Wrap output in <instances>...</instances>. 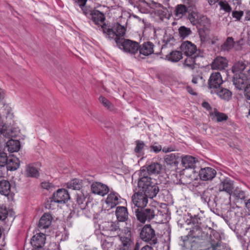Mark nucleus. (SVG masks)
I'll list each match as a JSON object with an SVG mask.
<instances>
[{"label":"nucleus","mask_w":250,"mask_h":250,"mask_svg":"<svg viewBox=\"0 0 250 250\" xmlns=\"http://www.w3.org/2000/svg\"><path fill=\"white\" fill-rule=\"evenodd\" d=\"M244 95L247 100L250 101V83L247 84L245 88Z\"/></svg>","instance_id":"nucleus-56"},{"label":"nucleus","mask_w":250,"mask_h":250,"mask_svg":"<svg viewBox=\"0 0 250 250\" xmlns=\"http://www.w3.org/2000/svg\"><path fill=\"white\" fill-rule=\"evenodd\" d=\"M86 0H84L82 3L80 5L81 7L82 10L83 11V13L88 18H90V16H91V14H92L93 11L92 9L90 8L85 6Z\"/></svg>","instance_id":"nucleus-44"},{"label":"nucleus","mask_w":250,"mask_h":250,"mask_svg":"<svg viewBox=\"0 0 250 250\" xmlns=\"http://www.w3.org/2000/svg\"><path fill=\"white\" fill-rule=\"evenodd\" d=\"M223 82L221 75L219 72L212 73L208 81V87L215 90L221 87Z\"/></svg>","instance_id":"nucleus-11"},{"label":"nucleus","mask_w":250,"mask_h":250,"mask_svg":"<svg viewBox=\"0 0 250 250\" xmlns=\"http://www.w3.org/2000/svg\"><path fill=\"white\" fill-rule=\"evenodd\" d=\"M211 68L216 70H223L228 66V61L223 57H217L211 63Z\"/></svg>","instance_id":"nucleus-18"},{"label":"nucleus","mask_w":250,"mask_h":250,"mask_svg":"<svg viewBox=\"0 0 250 250\" xmlns=\"http://www.w3.org/2000/svg\"><path fill=\"white\" fill-rule=\"evenodd\" d=\"M103 227L109 237H118L120 239L121 242L119 245L120 250H132L133 240L130 228H125L121 231L118 223L113 222H105Z\"/></svg>","instance_id":"nucleus-2"},{"label":"nucleus","mask_w":250,"mask_h":250,"mask_svg":"<svg viewBox=\"0 0 250 250\" xmlns=\"http://www.w3.org/2000/svg\"><path fill=\"white\" fill-rule=\"evenodd\" d=\"M243 12L242 11H233L232 12V16L233 18L236 19L238 21H240L241 17L243 15Z\"/></svg>","instance_id":"nucleus-54"},{"label":"nucleus","mask_w":250,"mask_h":250,"mask_svg":"<svg viewBox=\"0 0 250 250\" xmlns=\"http://www.w3.org/2000/svg\"><path fill=\"white\" fill-rule=\"evenodd\" d=\"M197 162V159L191 156L186 155L182 158V164L186 168H194Z\"/></svg>","instance_id":"nucleus-21"},{"label":"nucleus","mask_w":250,"mask_h":250,"mask_svg":"<svg viewBox=\"0 0 250 250\" xmlns=\"http://www.w3.org/2000/svg\"><path fill=\"white\" fill-rule=\"evenodd\" d=\"M41 187L47 190H50L54 188L53 184L48 182H43L41 183Z\"/></svg>","instance_id":"nucleus-55"},{"label":"nucleus","mask_w":250,"mask_h":250,"mask_svg":"<svg viewBox=\"0 0 250 250\" xmlns=\"http://www.w3.org/2000/svg\"><path fill=\"white\" fill-rule=\"evenodd\" d=\"M45 236L43 233H37L34 235L31 240V244L36 249L41 248L44 244Z\"/></svg>","instance_id":"nucleus-19"},{"label":"nucleus","mask_w":250,"mask_h":250,"mask_svg":"<svg viewBox=\"0 0 250 250\" xmlns=\"http://www.w3.org/2000/svg\"><path fill=\"white\" fill-rule=\"evenodd\" d=\"M188 236L199 240H205L208 238V233L203 231L198 224L194 225L190 229Z\"/></svg>","instance_id":"nucleus-12"},{"label":"nucleus","mask_w":250,"mask_h":250,"mask_svg":"<svg viewBox=\"0 0 250 250\" xmlns=\"http://www.w3.org/2000/svg\"><path fill=\"white\" fill-rule=\"evenodd\" d=\"M101 29L106 38L113 40L120 49L125 52L135 55L139 50V44L137 42L129 39H125L124 36L126 29L124 26L119 23L112 25L104 24Z\"/></svg>","instance_id":"nucleus-1"},{"label":"nucleus","mask_w":250,"mask_h":250,"mask_svg":"<svg viewBox=\"0 0 250 250\" xmlns=\"http://www.w3.org/2000/svg\"><path fill=\"white\" fill-rule=\"evenodd\" d=\"M107 204H111V207L116 206L119 203L118 195L115 193L108 194L106 199Z\"/></svg>","instance_id":"nucleus-37"},{"label":"nucleus","mask_w":250,"mask_h":250,"mask_svg":"<svg viewBox=\"0 0 250 250\" xmlns=\"http://www.w3.org/2000/svg\"><path fill=\"white\" fill-rule=\"evenodd\" d=\"M82 180L75 178L66 184L67 188L69 189L79 190L82 187Z\"/></svg>","instance_id":"nucleus-31"},{"label":"nucleus","mask_w":250,"mask_h":250,"mask_svg":"<svg viewBox=\"0 0 250 250\" xmlns=\"http://www.w3.org/2000/svg\"><path fill=\"white\" fill-rule=\"evenodd\" d=\"M52 219V216L49 213H44L40 219L38 227L40 229L48 228L51 225Z\"/></svg>","instance_id":"nucleus-23"},{"label":"nucleus","mask_w":250,"mask_h":250,"mask_svg":"<svg viewBox=\"0 0 250 250\" xmlns=\"http://www.w3.org/2000/svg\"><path fill=\"white\" fill-rule=\"evenodd\" d=\"M25 174L27 177L37 178L39 176V172L37 169L31 165L26 167Z\"/></svg>","instance_id":"nucleus-35"},{"label":"nucleus","mask_w":250,"mask_h":250,"mask_svg":"<svg viewBox=\"0 0 250 250\" xmlns=\"http://www.w3.org/2000/svg\"><path fill=\"white\" fill-rule=\"evenodd\" d=\"M187 58L185 60L184 64L190 69L194 68L195 64V59L197 57L194 56H186Z\"/></svg>","instance_id":"nucleus-40"},{"label":"nucleus","mask_w":250,"mask_h":250,"mask_svg":"<svg viewBox=\"0 0 250 250\" xmlns=\"http://www.w3.org/2000/svg\"><path fill=\"white\" fill-rule=\"evenodd\" d=\"M111 238L108 237L107 239L104 240L102 245L104 250H112L113 242L111 241Z\"/></svg>","instance_id":"nucleus-45"},{"label":"nucleus","mask_w":250,"mask_h":250,"mask_svg":"<svg viewBox=\"0 0 250 250\" xmlns=\"http://www.w3.org/2000/svg\"><path fill=\"white\" fill-rule=\"evenodd\" d=\"M166 58L170 62H178L182 58V54L179 51H172L166 56Z\"/></svg>","instance_id":"nucleus-34"},{"label":"nucleus","mask_w":250,"mask_h":250,"mask_svg":"<svg viewBox=\"0 0 250 250\" xmlns=\"http://www.w3.org/2000/svg\"><path fill=\"white\" fill-rule=\"evenodd\" d=\"M219 191H225L228 193L229 197L233 192V182L228 178L221 180L220 184L218 185Z\"/></svg>","instance_id":"nucleus-13"},{"label":"nucleus","mask_w":250,"mask_h":250,"mask_svg":"<svg viewBox=\"0 0 250 250\" xmlns=\"http://www.w3.org/2000/svg\"><path fill=\"white\" fill-rule=\"evenodd\" d=\"M188 12V8L183 4H179L175 6L174 11V15L175 19L182 18Z\"/></svg>","instance_id":"nucleus-22"},{"label":"nucleus","mask_w":250,"mask_h":250,"mask_svg":"<svg viewBox=\"0 0 250 250\" xmlns=\"http://www.w3.org/2000/svg\"><path fill=\"white\" fill-rule=\"evenodd\" d=\"M179 157L177 154L175 153H171L167 154L165 156V161L167 165H176L178 164V159Z\"/></svg>","instance_id":"nucleus-36"},{"label":"nucleus","mask_w":250,"mask_h":250,"mask_svg":"<svg viewBox=\"0 0 250 250\" xmlns=\"http://www.w3.org/2000/svg\"><path fill=\"white\" fill-rule=\"evenodd\" d=\"M187 90L188 92V93H189L190 94H191V95H194L196 94V93L193 92V91L192 90V88L191 87L189 86H188L187 87Z\"/></svg>","instance_id":"nucleus-61"},{"label":"nucleus","mask_w":250,"mask_h":250,"mask_svg":"<svg viewBox=\"0 0 250 250\" xmlns=\"http://www.w3.org/2000/svg\"><path fill=\"white\" fill-rule=\"evenodd\" d=\"M89 19H91L96 24H98L104 21L105 17L102 12L97 10H94Z\"/></svg>","instance_id":"nucleus-27"},{"label":"nucleus","mask_w":250,"mask_h":250,"mask_svg":"<svg viewBox=\"0 0 250 250\" xmlns=\"http://www.w3.org/2000/svg\"><path fill=\"white\" fill-rule=\"evenodd\" d=\"M115 213L117 218L119 221L124 222L128 219V212L125 207H118Z\"/></svg>","instance_id":"nucleus-25"},{"label":"nucleus","mask_w":250,"mask_h":250,"mask_svg":"<svg viewBox=\"0 0 250 250\" xmlns=\"http://www.w3.org/2000/svg\"><path fill=\"white\" fill-rule=\"evenodd\" d=\"M245 206L249 210H250V199H249L247 202H246L245 203Z\"/></svg>","instance_id":"nucleus-63"},{"label":"nucleus","mask_w":250,"mask_h":250,"mask_svg":"<svg viewBox=\"0 0 250 250\" xmlns=\"http://www.w3.org/2000/svg\"><path fill=\"white\" fill-rule=\"evenodd\" d=\"M70 199V195L67 190L62 188L57 190L56 193H54L52 197L50 198L45 203V208H51V203L54 202L58 203H65Z\"/></svg>","instance_id":"nucleus-6"},{"label":"nucleus","mask_w":250,"mask_h":250,"mask_svg":"<svg viewBox=\"0 0 250 250\" xmlns=\"http://www.w3.org/2000/svg\"><path fill=\"white\" fill-rule=\"evenodd\" d=\"M154 44L150 42H144L142 45H139V54L144 56L152 54L154 52Z\"/></svg>","instance_id":"nucleus-20"},{"label":"nucleus","mask_w":250,"mask_h":250,"mask_svg":"<svg viewBox=\"0 0 250 250\" xmlns=\"http://www.w3.org/2000/svg\"><path fill=\"white\" fill-rule=\"evenodd\" d=\"M220 9L226 13H230L231 11V7L226 0H220L218 2Z\"/></svg>","instance_id":"nucleus-43"},{"label":"nucleus","mask_w":250,"mask_h":250,"mask_svg":"<svg viewBox=\"0 0 250 250\" xmlns=\"http://www.w3.org/2000/svg\"><path fill=\"white\" fill-rule=\"evenodd\" d=\"M92 192L102 196H104L108 192V188L105 185L100 182L93 183L91 186Z\"/></svg>","instance_id":"nucleus-17"},{"label":"nucleus","mask_w":250,"mask_h":250,"mask_svg":"<svg viewBox=\"0 0 250 250\" xmlns=\"http://www.w3.org/2000/svg\"><path fill=\"white\" fill-rule=\"evenodd\" d=\"M138 187L140 191L150 199L156 197L160 191L158 184L154 183L149 176L140 177Z\"/></svg>","instance_id":"nucleus-3"},{"label":"nucleus","mask_w":250,"mask_h":250,"mask_svg":"<svg viewBox=\"0 0 250 250\" xmlns=\"http://www.w3.org/2000/svg\"><path fill=\"white\" fill-rule=\"evenodd\" d=\"M7 154L4 152H0V167H4L8 161Z\"/></svg>","instance_id":"nucleus-50"},{"label":"nucleus","mask_w":250,"mask_h":250,"mask_svg":"<svg viewBox=\"0 0 250 250\" xmlns=\"http://www.w3.org/2000/svg\"><path fill=\"white\" fill-rule=\"evenodd\" d=\"M182 51L186 56H194V57H203V53L197 49L196 46L191 42H185L181 45Z\"/></svg>","instance_id":"nucleus-8"},{"label":"nucleus","mask_w":250,"mask_h":250,"mask_svg":"<svg viewBox=\"0 0 250 250\" xmlns=\"http://www.w3.org/2000/svg\"><path fill=\"white\" fill-rule=\"evenodd\" d=\"M134 211L137 220L143 224L150 222L155 216L153 208H134Z\"/></svg>","instance_id":"nucleus-5"},{"label":"nucleus","mask_w":250,"mask_h":250,"mask_svg":"<svg viewBox=\"0 0 250 250\" xmlns=\"http://www.w3.org/2000/svg\"><path fill=\"white\" fill-rule=\"evenodd\" d=\"M248 79L247 76L243 73H236L233 77V83L238 89H245L247 85Z\"/></svg>","instance_id":"nucleus-14"},{"label":"nucleus","mask_w":250,"mask_h":250,"mask_svg":"<svg viewBox=\"0 0 250 250\" xmlns=\"http://www.w3.org/2000/svg\"><path fill=\"white\" fill-rule=\"evenodd\" d=\"M8 210L6 207L3 205L0 206V222L5 220L8 215Z\"/></svg>","instance_id":"nucleus-48"},{"label":"nucleus","mask_w":250,"mask_h":250,"mask_svg":"<svg viewBox=\"0 0 250 250\" xmlns=\"http://www.w3.org/2000/svg\"><path fill=\"white\" fill-rule=\"evenodd\" d=\"M10 185L9 182L4 179L0 180V193L5 196L8 195L10 191Z\"/></svg>","instance_id":"nucleus-29"},{"label":"nucleus","mask_w":250,"mask_h":250,"mask_svg":"<svg viewBox=\"0 0 250 250\" xmlns=\"http://www.w3.org/2000/svg\"><path fill=\"white\" fill-rule=\"evenodd\" d=\"M217 120L218 122H222L223 121L226 120L228 118L227 116L222 113L217 112L215 114Z\"/></svg>","instance_id":"nucleus-53"},{"label":"nucleus","mask_w":250,"mask_h":250,"mask_svg":"<svg viewBox=\"0 0 250 250\" xmlns=\"http://www.w3.org/2000/svg\"><path fill=\"white\" fill-rule=\"evenodd\" d=\"M99 100L101 103L107 109L110 110L113 109V104L105 97L101 96L99 97Z\"/></svg>","instance_id":"nucleus-46"},{"label":"nucleus","mask_w":250,"mask_h":250,"mask_svg":"<svg viewBox=\"0 0 250 250\" xmlns=\"http://www.w3.org/2000/svg\"><path fill=\"white\" fill-rule=\"evenodd\" d=\"M250 21V11H248L246 12L245 17V21Z\"/></svg>","instance_id":"nucleus-60"},{"label":"nucleus","mask_w":250,"mask_h":250,"mask_svg":"<svg viewBox=\"0 0 250 250\" xmlns=\"http://www.w3.org/2000/svg\"><path fill=\"white\" fill-rule=\"evenodd\" d=\"M234 44L233 39L232 37H228L221 45V49L224 51H229L233 48Z\"/></svg>","instance_id":"nucleus-38"},{"label":"nucleus","mask_w":250,"mask_h":250,"mask_svg":"<svg viewBox=\"0 0 250 250\" xmlns=\"http://www.w3.org/2000/svg\"><path fill=\"white\" fill-rule=\"evenodd\" d=\"M208 2L210 5H213L215 4L216 3L218 2L219 0H207Z\"/></svg>","instance_id":"nucleus-59"},{"label":"nucleus","mask_w":250,"mask_h":250,"mask_svg":"<svg viewBox=\"0 0 250 250\" xmlns=\"http://www.w3.org/2000/svg\"><path fill=\"white\" fill-rule=\"evenodd\" d=\"M233 194L238 199L245 200L246 197L245 192L238 188H236L234 190Z\"/></svg>","instance_id":"nucleus-47"},{"label":"nucleus","mask_w":250,"mask_h":250,"mask_svg":"<svg viewBox=\"0 0 250 250\" xmlns=\"http://www.w3.org/2000/svg\"><path fill=\"white\" fill-rule=\"evenodd\" d=\"M150 151H153L155 153H158L161 151L162 146L161 145L154 146L151 145L150 146Z\"/></svg>","instance_id":"nucleus-57"},{"label":"nucleus","mask_w":250,"mask_h":250,"mask_svg":"<svg viewBox=\"0 0 250 250\" xmlns=\"http://www.w3.org/2000/svg\"><path fill=\"white\" fill-rule=\"evenodd\" d=\"M156 8V13L162 20L164 18L169 19L170 15L167 8L164 7L161 4H158Z\"/></svg>","instance_id":"nucleus-32"},{"label":"nucleus","mask_w":250,"mask_h":250,"mask_svg":"<svg viewBox=\"0 0 250 250\" xmlns=\"http://www.w3.org/2000/svg\"><path fill=\"white\" fill-rule=\"evenodd\" d=\"M136 146L134 148V152L138 156H142L144 155V149L146 146L145 144L142 141L138 140L135 141Z\"/></svg>","instance_id":"nucleus-33"},{"label":"nucleus","mask_w":250,"mask_h":250,"mask_svg":"<svg viewBox=\"0 0 250 250\" xmlns=\"http://www.w3.org/2000/svg\"><path fill=\"white\" fill-rule=\"evenodd\" d=\"M202 106L205 108L206 109H207V110H209L211 109V107L209 105V104L208 103V102H204L202 103Z\"/></svg>","instance_id":"nucleus-58"},{"label":"nucleus","mask_w":250,"mask_h":250,"mask_svg":"<svg viewBox=\"0 0 250 250\" xmlns=\"http://www.w3.org/2000/svg\"><path fill=\"white\" fill-rule=\"evenodd\" d=\"M201 199L210 208L216 206V195L213 188H208L205 190L201 195Z\"/></svg>","instance_id":"nucleus-9"},{"label":"nucleus","mask_w":250,"mask_h":250,"mask_svg":"<svg viewBox=\"0 0 250 250\" xmlns=\"http://www.w3.org/2000/svg\"><path fill=\"white\" fill-rule=\"evenodd\" d=\"M178 31L180 36L183 39L188 37L192 33V31L189 28L186 27L184 26H181L179 28Z\"/></svg>","instance_id":"nucleus-41"},{"label":"nucleus","mask_w":250,"mask_h":250,"mask_svg":"<svg viewBox=\"0 0 250 250\" xmlns=\"http://www.w3.org/2000/svg\"><path fill=\"white\" fill-rule=\"evenodd\" d=\"M216 174V170L209 167L201 168L199 172V176L203 181L212 180Z\"/></svg>","instance_id":"nucleus-15"},{"label":"nucleus","mask_w":250,"mask_h":250,"mask_svg":"<svg viewBox=\"0 0 250 250\" xmlns=\"http://www.w3.org/2000/svg\"><path fill=\"white\" fill-rule=\"evenodd\" d=\"M141 250H153L152 248L150 246L146 245L144 247H143Z\"/></svg>","instance_id":"nucleus-64"},{"label":"nucleus","mask_w":250,"mask_h":250,"mask_svg":"<svg viewBox=\"0 0 250 250\" xmlns=\"http://www.w3.org/2000/svg\"><path fill=\"white\" fill-rule=\"evenodd\" d=\"M207 250H221V243L218 240L217 241L212 240L211 246L207 249Z\"/></svg>","instance_id":"nucleus-51"},{"label":"nucleus","mask_w":250,"mask_h":250,"mask_svg":"<svg viewBox=\"0 0 250 250\" xmlns=\"http://www.w3.org/2000/svg\"><path fill=\"white\" fill-rule=\"evenodd\" d=\"M140 237L142 240L153 247L158 243L155 231L150 225H146L142 228L140 233Z\"/></svg>","instance_id":"nucleus-4"},{"label":"nucleus","mask_w":250,"mask_h":250,"mask_svg":"<svg viewBox=\"0 0 250 250\" xmlns=\"http://www.w3.org/2000/svg\"><path fill=\"white\" fill-rule=\"evenodd\" d=\"M86 195L82 191H79L76 194V201L79 205H81L82 208L84 207V203L85 202Z\"/></svg>","instance_id":"nucleus-42"},{"label":"nucleus","mask_w":250,"mask_h":250,"mask_svg":"<svg viewBox=\"0 0 250 250\" xmlns=\"http://www.w3.org/2000/svg\"><path fill=\"white\" fill-rule=\"evenodd\" d=\"M20 165V161L19 159L13 156L12 158L8 159L7 163L5 166L8 170L14 171L17 169Z\"/></svg>","instance_id":"nucleus-26"},{"label":"nucleus","mask_w":250,"mask_h":250,"mask_svg":"<svg viewBox=\"0 0 250 250\" xmlns=\"http://www.w3.org/2000/svg\"><path fill=\"white\" fill-rule=\"evenodd\" d=\"M162 169V166L158 162H153L141 168L139 176H148V175L158 174Z\"/></svg>","instance_id":"nucleus-7"},{"label":"nucleus","mask_w":250,"mask_h":250,"mask_svg":"<svg viewBox=\"0 0 250 250\" xmlns=\"http://www.w3.org/2000/svg\"><path fill=\"white\" fill-rule=\"evenodd\" d=\"M195 11H190L188 15V19H189L191 23L193 25H200L202 26V21H204L206 23H208V19L205 16H203L200 20L199 19L198 13Z\"/></svg>","instance_id":"nucleus-16"},{"label":"nucleus","mask_w":250,"mask_h":250,"mask_svg":"<svg viewBox=\"0 0 250 250\" xmlns=\"http://www.w3.org/2000/svg\"><path fill=\"white\" fill-rule=\"evenodd\" d=\"M162 150H163V151L165 153L170 152L173 150V149L171 147H163Z\"/></svg>","instance_id":"nucleus-62"},{"label":"nucleus","mask_w":250,"mask_h":250,"mask_svg":"<svg viewBox=\"0 0 250 250\" xmlns=\"http://www.w3.org/2000/svg\"><path fill=\"white\" fill-rule=\"evenodd\" d=\"M205 81V80L200 75L193 76L192 83L194 84H197L198 83H204Z\"/></svg>","instance_id":"nucleus-52"},{"label":"nucleus","mask_w":250,"mask_h":250,"mask_svg":"<svg viewBox=\"0 0 250 250\" xmlns=\"http://www.w3.org/2000/svg\"><path fill=\"white\" fill-rule=\"evenodd\" d=\"M215 93L221 99L229 101L232 96V93L229 89L220 87L214 90Z\"/></svg>","instance_id":"nucleus-24"},{"label":"nucleus","mask_w":250,"mask_h":250,"mask_svg":"<svg viewBox=\"0 0 250 250\" xmlns=\"http://www.w3.org/2000/svg\"><path fill=\"white\" fill-rule=\"evenodd\" d=\"M246 67L247 63L245 62L239 61L234 64L232 68V71L235 74H240V73H243Z\"/></svg>","instance_id":"nucleus-30"},{"label":"nucleus","mask_w":250,"mask_h":250,"mask_svg":"<svg viewBox=\"0 0 250 250\" xmlns=\"http://www.w3.org/2000/svg\"><path fill=\"white\" fill-rule=\"evenodd\" d=\"M132 201L136 208H145L148 203V197L139 190L132 196Z\"/></svg>","instance_id":"nucleus-10"},{"label":"nucleus","mask_w":250,"mask_h":250,"mask_svg":"<svg viewBox=\"0 0 250 250\" xmlns=\"http://www.w3.org/2000/svg\"><path fill=\"white\" fill-rule=\"evenodd\" d=\"M12 133L11 129H6L4 125L2 126L1 129L0 128V136L2 135L5 137L10 138L13 136Z\"/></svg>","instance_id":"nucleus-49"},{"label":"nucleus","mask_w":250,"mask_h":250,"mask_svg":"<svg viewBox=\"0 0 250 250\" xmlns=\"http://www.w3.org/2000/svg\"><path fill=\"white\" fill-rule=\"evenodd\" d=\"M6 146L9 152H14L19 150L21 145L19 141L11 139L6 143Z\"/></svg>","instance_id":"nucleus-28"},{"label":"nucleus","mask_w":250,"mask_h":250,"mask_svg":"<svg viewBox=\"0 0 250 250\" xmlns=\"http://www.w3.org/2000/svg\"><path fill=\"white\" fill-rule=\"evenodd\" d=\"M185 3L188 8V12L190 11L196 10L198 6V0H185Z\"/></svg>","instance_id":"nucleus-39"}]
</instances>
